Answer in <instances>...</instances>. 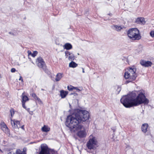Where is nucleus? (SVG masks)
<instances>
[{
	"instance_id": "obj_1",
	"label": "nucleus",
	"mask_w": 154,
	"mask_h": 154,
	"mask_svg": "<svg viewBox=\"0 0 154 154\" xmlns=\"http://www.w3.org/2000/svg\"><path fill=\"white\" fill-rule=\"evenodd\" d=\"M77 112L74 115L68 116L66 122V125L71 131L82 129L83 127L82 123L89 117V112L86 110H78Z\"/></svg>"
},
{
	"instance_id": "obj_2",
	"label": "nucleus",
	"mask_w": 154,
	"mask_h": 154,
	"mask_svg": "<svg viewBox=\"0 0 154 154\" xmlns=\"http://www.w3.org/2000/svg\"><path fill=\"white\" fill-rule=\"evenodd\" d=\"M121 103L126 108L138 106L142 103L147 105L149 100L142 93H140L136 97L134 93H131L129 95L123 97L120 100Z\"/></svg>"
},
{
	"instance_id": "obj_3",
	"label": "nucleus",
	"mask_w": 154,
	"mask_h": 154,
	"mask_svg": "<svg viewBox=\"0 0 154 154\" xmlns=\"http://www.w3.org/2000/svg\"><path fill=\"white\" fill-rule=\"evenodd\" d=\"M127 34L130 39L134 41L138 40L141 38L139 30L136 28L129 29L127 31Z\"/></svg>"
},
{
	"instance_id": "obj_4",
	"label": "nucleus",
	"mask_w": 154,
	"mask_h": 154,
	"mask_svg": "<svg viewBox=\"0 0 154 154\" xmlns=\"http://www.w3.org/2000/svg\"><path fill=\"white\" fill-rule=\"evenodd\" d=\"M136 68L134 66H132L131 67H130L128 71L125 73L124 75L125 78L131 79V80L127 81L126 82V84L135 80L137 77V75L136 73Z\"/></svg>"
},
{
	"instance_id": "obj_5",
	"label": "nucleus",
	"mask_w": 154,
	"mask_h": 154,
	"mask_svg": "<svg viewBox=\"0 0 154 154\" xmlns=\"http://www.w3.org/2000/svg\"><path fill=\"white\" fill-rule=\"evenodd\" d=\"M97 138L92 135L89 136V139L86 143V146L88 149H94L96 148L95 146L97 144Z\"/></svg>"
},
{
	"instance_id": "obj_6",
	"label": "nucleus",
	"mask_w": 154,
	"mask_h": 154,
	"mask_svg": "<svg viewBox=\"0 0 154 154\" xmlns=\"http://www.w3.org/2000/svg\"><path fill=\"white\" fill-rule=\"evenodd\" d=\"M41 150L38 154H55V152L53 150L49 149L46 144H42L41 146Z\"/></svg>"
},
{
	"instance_id": "obj_7",
	"label": "nucleus",
	"mask_w": 154,
	"mask_h": 154,
	"mask_svg": "<svg viewBox=\"0 0 154 154\" xmlns=\"http://www.w3.org/2000/svg\"><path fill=\"white\" fill-rule=\"evenodd\" d=\"M36 62L39 68H42L45 72L47 71L45 63L42 57H39L36 60Z\"/></svg>"
},
{
	"instance_id": "obj_8",
	"label": "nucleus",
	"mask_w": 154,
	"mask_h": 154,
	"mask_svg": "<svg viewBox=\"0 0 154 154\" xmlns=\"http://www.w3.org/2000/svg\"><path fill=\"white\" fill-rule=\"evenodd\" d=\"M140 63L143 66L146 67L151 66L152 64V63L150 61H146L143 60H141Z\"/></svg>"
},
{
	"instance_id": "obj_9",
	"label": "nucleus",
	"mask_w": 154,
	"mask_h": 154,
	"mask_svg": "<svg viewBox=\"0 0 154 154\" xmlns=\"http://www.w3.org/2000/svg\"><path fill=\"white\" fill-rule=\"evenodd\" d=\"M78 136L81 138L85 137L86 135V133L84 129L79 131L77 133Z\"/></svg>"
},
{
	"instance_id": "obj_10",
	"label": "nucleus",
	"mask_w": 154,
	"mask_h": 154,
	"mask_svg": "<svg viewBox=\"0 0 154 154\" xmlns=\"http://www.w3.org/2000/svg\"><path fill=\"white\" fill-rule=\"evenodd\" d=\"M0 128L5 133H8L9 132V129L7 126L4 122H2L0 125Z\"/></svg>"
},
{
	"instance_id": "obj_11",
	"label": "nucleus",
	"mask_w": 154,
	"mask_h": 154,
	"mask_svg": "<svg viewBox=\"0 0 154 154\" xmlns=\"http://www.w3.org/2000/svg\"><path fill=\"white\" fill-rule=\"evenodd\" d=\"M135 22L137 23L141 24L144 25L145 23L144 19L143 17H140L137 18Z\"/></svg>"
},
{
	"instance_id": "obj_12",
	"label": "nucleus",
	"mask_w": 154,
	"mask_h": 154,
	"mask_svg": "<svg viewBox=\"0 0 154 154\" xmlns=\"http://www.w3.org/2000/svg\"><path fill=\"white\" fill-rule=\"evenodd\" d=\"M148 127V125L147 123L143 124L141 126V130L142 131L145 133L147 131V128Z\"/></svg>"
},
{
	"instance_id": "obj_13",
	"label": "nucleus",
	"mask_w": 154,
	"mask_h": 154,
	"mask_svg": "<svg viewBox=\"0 0 154 154\" xmlns=\"http://www.w3.org/2000/svg\"><path fill=\"white\" fill-rule=\"evenodd\" d=\"M67 94V91H65L64 90H61L60 91V96L62 98H65Z\"/></svg>"
},
{
	"instance_id": "obj_14",
	"label": "nucleus",
	"mask_w": 154,
	"mask_h": 154,
	"mask_svg": "<svg viewBox=\"0 0 154 154\" xmlns=\"http://www.w3.org/2000/svg\"><path fill=\"white\" fill-rule=\"evenodd\" d=\"M63 74L59 73H57L56 76V78L55 79L56 82L59 81L63 77Z\"/></svg>"
},
{
	"instance_id": "obj_15",
	"label": "nucleus",
	"mask_w": 154,
	"mask_h": 154,
	"mask_svg": "<svg viewBox=\"0 0 154 154\" xmlns=\"http://www.w3.org/2000/svg\"><path fill=\"white\" fill-rule=\"evenodd\" d=\"M112 27L113 29L117 31H119L122 29L121 26L117 25L112 26Z\"/></svg>"
},
{
	"instance_id": "obj_16",
	"label": "nucleus",
	"mask_w": 154,
	"mask_h": 154,
	"mask_svg": "<svg viewBox=\"0 0 154 154\" xmlns=\"http://www.w3.org/2000/svg\"><path fill=\"white\" fill-rule=\"evenodd\" d=\"M42 131L44 132H47L50 130V128L47 125H44L42 128Z\"/></svg>"
},
{
	"instance_id": "obj_17",
	"label": "nucleus",
	"mask_w": 154,
	"mask_h": 154,
	"mask_svg": "<svg viewBox=\"0 0 154 154\" xmlns=\"http://www.w3.org/2000/svg\"><path fill=\"white\" fill-rule=\"evenodd\" d=\"M64 46V48L67 50H70L72 49V45L69 43L65 44Z\"/></svg>"
},
{
	"instance_id": "obj_18",
	"label": "nucleus",
	"mask_w": 154,
	"mask_h": 154,
	"mask_svg": "<svg viewBox=\"0 0 154 154\" xmlns=\"http://www.w3.org/2000/svg\"><path fill=\"white\" fill-rule=\"evenodd\" d=\"M22 102L25 103L26 101L29 100V98L28 97L25 95H23V93L22 95Z\"/></svg>"
},
{
	"instance_id": "obj_19",
	"label": "nucleus",
	"mask_w": 154,
	"mask_h": 154,
	"mask_svg": "<svg viewBox=\"0 0 154 154\" xmlns=\"http://www.w3.org/2000/svg\"><path fill=\"white\" fill-rule=\"evenodd\" d=\"M32 96L35 100H38V102L42 103V101L39 98L35 93H32Z\"/></svg>"
},
{
	"instance_id": "obj_20",
	"label": "nucleus",
	"mask_w": 154,
	"mask_h": 154,
	"mask_svg": "<svg viewBox=\"0 0 154 154\" xmlns=\"http://www.w3.org/2000/svg\"><path fill=\"white\" fill-rule=\"evenodd\" d=\"M11 123L13 128H19L18 125H16L15 121L11 120Z\"/></svg>"
},
{
	"instance_id": "obj_21",
	"label": "nucleus",
	"mask_w": 154,
	"mask_h": 154,
	"mask_svg": "<svg viewBox=\"0 0 154 154\" xmlns=\"http://www.w3.org/2000/svg\"><path fill=\"white\" fill-rule=\"evenodd\" d=\"M69 66L70 67L75 68L77 66V64L75 62L72 61L69 63Z\"/></svg>"
},
{
	"instance_id": "obj_22",
	"label": "nucleus",
	"mask_w": 154,
	"mask_h": 154,
	"mask_svg": "<svg viewBox=\"0 0 154 154\" xmlns=\"http://www.w3.org/2000/svg\"><path fill=\"white\" fill-rule=\"evenodd\" d=\"M16 154H26L24 149L23 151H21L20 149L17 150H16Z\"/></svg>"
},
{
	"instance_id": "obj_23",
	"label": "nucleus",
	"mask_w": 154,
	"mask_h": 154,
	"mask_svg": "<svg viewBox=\"0 0 154 154\" xmlns=\"http://www.w3.org/2000/svg\"><path fill=\"white\" fill-rule=\"evenodd\" d=\"M75 56L72 53L69 56L68 59L70 61H73L74 59Z\"/></svg>"
},
{
	"instance_id": "obj_24",
	"label": "nucleus",
	"mask_w": 154,
	"mask_h": 154,
	"mask_svg": "<svg viewBox=\"0 0 154 154\" xmlns=\"http://www.w3.org/2000/svg\"><path fill=\"white\" fill-rule=\"evenodd\" d=\"M66 57H69V56L72 53H70L68 51H66L65 52Z\"/></svg>"
},
{
	"instance_id": "obj_25",
	"label": "nucleus",
	"mask_w": 154,
	"mask_h": 154,
	"mask_svg": "<svg viewBox=\"0 0 154 154\" xmlns=\"http://www.w3.org/2000/svg\"><path fill=\"white\" fill-rule=\"evenodd\" d=\"M11 115V117H12L14 113V111L13 109L11 108L10 110Z\"/></svg>"
},
{
	"instance_id": "obj_26",
	"label": "nucleus",
	"mask_w": 154,
	"mask_h": 154,
	"mask_svg": "<svg viewBox=\"0 0 154 154\" xmlns=\"http://www.w3.org/2000/svg\"><path fill=\"white\" fill-rule=\"evenodd\" d=\"M73 88H75L74 87L71 85L68 86L67 87V89L69 91H71Z\"/></svg>"
},
{
	"instance_id": "obj_27",
	"label": "nucleus",
	"mask_w": 154,
	"mask_h": 154,
	"mask_svg": "<svg viewBox=\"0 0 154 154\" xmlns=\"http://www.w3.org/2000/svg\"><path fill=\"white\" fill-rule=\"evenodd\" d=\"M38 52L36 51H34L32 54V56L33 57H35L37 54Z\"/></svg>"
},
{
	"instance_id": "obj_28",
	"label": "nucleus",
	"mask_w": 154,
	"mask_h": 154,
	"mask_svg": "<svg viewBox=\"0 0 154 154\" xmlns=\"http://www.w3.org/2000/svg\"><path fill=\"white\" fill-rule=\"evenodd\" d=\"M150 35L151 37H154V31H152L150 33Z\"/></svg>"
},
{
	"instance_id": "obj_29",
	"label": "nucleus",
	"mask_w": 154,
	"mask_h": 154,
	"mask_svg": "<svg viewBox=\"0 0 154 154\" xmlns=\"http://www.w3.org/2000/svg\"><path fill=\"white\" fill-rule=\"evenodd\" d=\"M27 53L28 54V56H29V55H32V53L30 51H27Z\"/></svg>"
},
{
	"instance_id": "obj_30",
	"label": "nucleus",
	"mask_w": 154,
	"mask_h": 154,
	"mask_svg": "<svg viewBox=\"0 0 154 154\" xmlns=\"http://www.w3.org/2000/svg\"><path fill=\"white\" fill-rule=\"evenodd\" d=\"M16 71V69L14 68H12L11 69V72H14Z\"/></svg>"
},
{
	"instance_id": "obj_31",
	"label": "nucleus",
	"mask_w": 154,
	"mask_h": 154,
	"mask_svg": "<svg viewBox=\"0 0 154 154\" xmlns=\"http://www.w3.org/2000/svg\"><path fill=\"white\" fill-rule=\"evenodd\" d=\"M22 106H23V108H24V109H26V106H25V103L22 102Z\"/></svg>"
},
{
	"instance_id": "obj_32",
	"label": "nucleus",
	"mask_w": 154,
	"mask_h": 154,
	"mask_svg": "<svg viewBox=\"0 0 154 154\" xmlns=\"http://www.w3.org/2000/svg\"><path fill=\"white\" fill-rule=\"evenodd\" d=\"M16 125H20V122L19 121H15Z\"/></svg>"
},
{
	"instance_id": "obj_33",
	"label": "nucleus",
	"mask_w": 154,
	"mask_h": 154,
	"mask_svg": "<svg viewBox=\"0 0 154 154\" xmlns=\"http://www.w3.org/2000/svg\"><path fill=\"white\" fill-rule=\"evenodd\" d=\"M19 80H21L22 81H23V79L22 78V77L21 76H20V78L19 79Z\"/></svg>"
},
{
	"instance_id": "obj_34",
	"label": "nucleus",
	"mask_w": 154,
	"mask_h": 154,
	"mask_svg": "<svg viewBox=\"0 0 154 154\" xmlns=\"http://www.w3.org/2000/svg\"><path fill=\"white\" fill-rule=\"evenodd\" d=\"M8 154H15L13 152H9Z\"/></svg>"
},
{
	"instance_id": "obj_35",
	"label": "nucleus",
	"mask_w": 154,
	"mask_h": 154,
	"mask_svg": "<svg viewBox=\"0 0 154 154\" xmlns=\"http://www.w3.org/2000/svg\"><path fill=\"white\" fill-rule=\"evenodd\" d=\"M28 112H29L30 109L29 108H26V109H25Z\"/></svg>"
},
{
	"instance_id": "obj_36",
	"label": "nucleus",
	"mask_w": 154,
	"mask_h": 154,
	"mask_svg": "<svg viewBox=\"0 0 154 154\" xmlns=\"http://www.w3.org/2000/svg\"><path fill=\"white\" fill-rule=\"evenodd\" d=\"M24 125H23L21 127V128H22V129H24Z\"/></svg>"
},
{
	"instance_id": "obj_37",
	"label": "nucleus",
	"mask_w": 154,
	"mask_h": 154,
	"mask_svg": "<svg viewBox=\"0 0 154 154\" xmlns=\"http://www.w3.org/2000/svg\"><path fill=\"white\" fill-rule=\"evenodd\" d=\"M82 72L83 73H84L85 72V71H84V69L83 68H82Z\"/></svg>"
},
{
	"instance_id": "obj_38",
	"label": "nucleus",
	"mask_w": 154,
	"mask_h": 154,
	"mask_svg": "<svg viewBox=\"0 0 154 154\" xmlns=\"http://www.w3.org/2000/svg\"><path fill=\"white\" fill-rule=\"evenodd\" d=\"M112 129L113 131H115L116 130L115 129Z\"/></svg>"
},
{
	"instance_id": "obj_39",
	"label": "nucleus",
	"mask_w": 154,
	"mask_h": 154,
	"mask_svg": "<svg viewBox=\"0 0 154 154\" xmlns=\"http://www.w3.org/2000/svg\"><path fill=\"white\" fill-rule=\"evenodd\" d=\"M9 33H10V34H11V35H13V33H11V32H9Z\"/></svg>"
},
{
	"instance_id": "obj_40",
	"label": "nucleus",
	"mask_w": 154,
	"mask_h": 154,
	"mask_svg": "<svg viewBox=\"0 0 154 154\" xmlns=\"http://www.w3.org/2000/svg\"><path fill=\"white\" fill-rule=\"evenodd\" d=\"M77 91H80V90H79V89H77Z\"/></svg>"
},
{
	"instance_id": "obj_41",
	"label": "nucleus",
	"mask_w": 154,
	"mask_h": 154,
	"mask_svg": "<svg viewBox=\"0 0 154 154\" xmlns=\"http://www.w3.org/2000/svg\"><path fill=\"white\" fill-rule=\"evenodd\" d=\"M109 15H110V16L111 15V14H109Z\"/></svg>"
},
{
	"instance_id": "obj_42",
	"label": "nucleus",
	"mask_w": 154,
	"mask_h": 154,
	"mask_svg": "<svg viewBox=\"0 0 154 154\" xmlns=\"http://www.w3.org/2000/svg\"><path fill=\"white\" fill-rule=\"evenodd\" d=\"M76 94V95H77V94H75V93L74 94Z\"/></svg>"
},
{
	"instance_id": "obj_43",
	"label": "nucleus",
	"mask_w": 154,
	"mask_h": 154,
	"mask_svg": "<svg viewBox=\"0 0 154 154\" xmlns=\"http://www.w3.org/2000/svg\"><path fill=\"white\" fill-rule=\"evenodd\" d=\"M42 90H44L43 89H42Z\"/></svg>"
}]
</instances>
